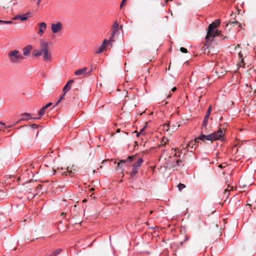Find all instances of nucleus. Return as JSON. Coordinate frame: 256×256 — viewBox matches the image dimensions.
I'll return each mask as SVG.
<instances>
[{
	"label": "nucleus",
	"mask_w": 256,
	"mask_h": 256,
	"mask_svg": "<svg viewBox=\"0 0 256 256\" xmlns=\"http://www.w3.org/2000/svg\"><path fill=\"white\" fill-rule=\"evenodd\" d=\"M220 24V20H216L210 24L208 27L207 34L206 36L205 46H204L202 48V50L205 54H208L210 52L208 46L210 45L213 38L220 34V31L214 30L215 28L218 26Z\"/></svg>",
	"instance_id": "1"
},
{
	"label": "nucleus",
	"mask_w": 256,
	"mask_h": 256,
	"mask_svg": "<svg viewBox=\"0 0 256 256\" xmlns=\"http://www.w3.org/2000/svg\"><path fill=\"white\" fill-rule=\"evenodd\" d=\"M43 54V60L46 62L52 60L51 52L48 50V44L44 40H40V49L34 50L32 52L34 56H40Z\"/></svg>",
	"instance_id": "2"
},
{
	"label": "nucleus",
	"mask_w": 256,
	"mask_h": 256,
	"mask_svg": "<svg viewBox=\"0 0 256 256\" xmlns=\"http://www.w3.org/2000/svg\"><path fill=\"white\" fill-rule=\"evenodd\" d=\"M224 136V133L221 128H220L218 131L214 132L213 133L209 134H200L198 138L195 139L196 142H198V140L204 141L205 140H210L211 142L213 140H222V138Z\"/></svg>",
	"instance_id": "3"
},
{
	"label": "nucleus",
	"mask_w": 256,
	"mask_h": 256,
	"mask_svg": "<svg viewBox=\"0 0 256 256\" xmlns=\"http://www.w3.org/2000/svg\"><path fill=\"white\" fill-rule=\"evenodd\" d=\"M8 60L10 64H18L24 59V56L17 50L10 51L8 54Z\"/></svg>",
	"instance_id": "4"
},
{
	"label": "nucleus",
	"mask_w": 256,
	"mask_h": 256,
	"mask_svg": "<svg viewBox=\"0 0 256 256\" xmlns=\"http://www.w3.org/2000/svg\"><path fill=\"white\" fill-rule=\"evenodd\" d=\"M119 30V24L117 21H115L111 28V36L110 38V41H114V36L116 32Z\"/></svg>",
	"instance_id": "5"
},
{
	"label": "nucleus",
	"mask_w": 256,
	"mask_h": 256,
	"mask_svg": "<svg viewBox=\"0 0 256 256\" xmlns=\"http://www.w3.org/2000/svg\"><path fill=\"white\" fill-rule=\"evenodd\" d=\"M38 125L34 124L31 125L30 126H23V128H26V131L30 134L34 135L35 133H36V136H38V131L35 132L34 130L38 128Z\"/></svg>",
	"instance_id": "6"
},
{
	"label": "nucleus",
	"mask_w": 256,
	"mask_h": 256,
	"mask_svg": "<svg viewBox=\"0 0 256 256\" xmlns=\"http://www.w3.org/2000/svg\"><path fill=\"white\" fill-rule=\"evenodd\" d=\"M62 29V24L60 22L51 24V30L53 33L56 34L60 32Z\"/></svg>",
	"instance_id": "7"
},
{
	"label": "nucleus",
	"mask_w": 256,
	"mask_h": 256,
	"mask_svg": "<svg viewBox=\"0 0 256 256\" xmlns=\"http://www.w3.org/2000/svg\"><path fill=\"white\" fill-rule=\"evenodd\" d=\"M136 156H129L128 157V158L126 160H122L120 161V162L118 163V168L116 169L118 170L121 168V165L122 164H124L126 162H132V160H135Z\"/></svg>",
	"instance_id": "8"
},
{
	"label": "nucleus",
	"mask_w": 256,
	"mask_h": 256,
	"mask_svg": "<svg viewBox=\"0 0 256 256\" xmlns=\"http://www.w3.org/2000/svg\"><path fill=\"white\" fill-rule=\"evenodd\" d=\"M39 28L38 30V34L40 36H42L44 32L46 30L47 26L46 24L44 22H40L38 24Z\"/></svg>",
	"instance_id": "9"
},
{
	"label": "nucleus",
	"mask_w": 256,
	"mask_h": 256,
	"mask_svg": "<svg viewBox=\"0 0 256 256\" xmlns=\"http://www.w3.org/2000/svg\"><path fill=\"white\" fill-rule=\"evenodd\" d=\"M110 42L111 41H110V40H104L102 45L100 48L98 50V52H96V54H100V53L104 51V50H105L107 44H110L111 46L112 45V44H110Z\"/></svg>",
	"instance_id": "10"
},
{
	"label": "nucleus",
	"mask_w": 256,
	"mask_h": 256,
	"mask_svg": "<svg viewBox=\"0 0 256 256\" xmlns=\"http://www.w3.org/2000/svg\"><path fill=\"white\" fill-rule=\"evenodd\" d=\"M58 170L60 173H61L62 174H65L66 175H67V173H68L69 175L71 176H73L75 173V170L74 169L72 170V168H70L69 167L66 168V172H63V168H62L60 169L58 168Z\"/></svg>",
	"instance_id": "11"
},
{
	"label": "nucleus",
	"mask_w": 256,
	"mask_h": 256,
	"mask_svg": "<svg viewBox=\"0 0 256 256\" xmlns=\"http://www.w3.org/2000/svg\"><path fill=\"white\" fill-rule=\"evenodd\" d=\"M74 80H68L63 88V92H66L68 91L71 88V85L74 83Z\"/></svg>",
	"instance_id": "12"
},
{
	"label": "nucleus",
	"mask_w": 256,
	"mask_h": 256,
	"mask_svg": "<svg viewBox=\"0 0 256 256\" xmlns=\"http://www.w3.org/2000/svg\"><path fill=\"white\" fill-rule=\"evenodd\" d=\"M32 49V46L28 45L23 48V55L27 56L30 54V52Z\"/></svg>",
	"instance_id": "13"
},
{
	"label": "nucleus",
	"mask_w": 256,
	"mask_h": 256,
	"mask_svg": "<svg viewBox=\"0 0 256 256\" xmlns=\"http://www.w3.org/2000/svg\"><path fill=\"white\" fill-rule=\"evenodd\" d=\"M208 118H209V117H208V116H205L204 120L202 124L201 134H204V132H205V130L206 129V126H207L208 120Z\"/></svg>",
	"instance_id": "14"
},
{
	"label": "nucleus",
	"mask_w": 256,
	"mask_h": 256,
	"mask_svg": "<svg viewBox=\"0 0 256 256\" xmlns=\"http://www.w3.org/2000/svg\"><path fill=\"white\" fill-rule=\"evenodd\" d=\"M87 70V68L86 67L81 69H79L74 72V74L76 76H80L86 73Z\"/></svg>",
	"instance_id": "15"
},
{
	"label": "nucleus",
	"mask_w": 256,
	"mask_h": 256,
	"mask_svg": "<svg viewBox=\"0 0 256 256\" xmlns=\"http://www.w3.org/2000/svg\"><path fill=\"white\" fill-rule=\"evenodd\" d=\"M143 162V159L142 158H140L133 164V166L135 168H138L142 166Z\"/></svg>",
	"instance_id": "16"
},
{
	"label": "nucleus",
	"mask_w": 256,
	"mask_h": 256,
	"mask_svg": "<svg viewBox=\"0 0 256 256\" xmlns=\"http://www.w3.org/2000/svg\"><path fill=\"white\" fill-rule=\"evenodd\" d=\"M28 19V17L26 16H22L20 15L16 16H15L13 20H20L22 21L26 20Z\"/></svg>",
	"instance_id": "17"
},
{
	"label": "nucleus",
	"mask_w": 256,
	"mask_h": 256,
	"mask_svg": "<svg viewBox=\"0 0 256 256\" xmlns=\"http://www.w3.org/2000/svg\"><path fill=\"white\" fill-rule=\"evenodd\" d=\"M138 168H135L134 166H132V171L130 173V176H133L136 174H137L138 172Z\"/></svg>",
	"instance_id": "18"
},
{
	"label": "nucleus",
	"mask_w": 256,
	"mask_h": 256,
	"mask_svg": "<svg viewBox=\"0 0 256 256\" xmlns=\"http://www.w3.org/2000/svg\"><path fill=\"white\" fill-rule=\"evenodd\" d=\"M138 168H135L134 166H132V171L130 173V176H133L136 174H137L138 172Z\"/></svg>",
	"instance_id": "19"
},
{
	"label": "nucleus",
	"mask_w": 256,
	"mask_h": 256,
	"mask_svg": "<svg viewBox=\"0 0 256 256\" xmlns=\"http://www.w3.org/2000/svg\"><path fill=\"white\" fill-rule=\"evenodd\" d=\"M62 251V249L61 248H58L55 251H54L52 254H51V256H56L57 255H58V254H60L61 252Z\"/></svg>",
	"instance_id": "20"
},
{
	"label": "nucleus",
	"mask_w": 256,
	"mask_h": 256,
	"mask_svg": "<svg viewBox=\"0 0 256 256\" xmlns=\"http://www.w3.org/2000/svg\"><path fill=\"white\" fill-rule=\"evenodd\" d=\"M66 92H64L62 95L60 96L59 100H58L56 104V106H57L62 100L64 99V97L66 96Z\"/></svg>",
	"instance_id": "21"
},
{
	"label": "nucleus",
	"mask_w": 256,
	"mask_h": 256,
	"mask_svg": "<svg viewBox=\"0 0 256 256\" xmlns=\"http://www.w3.org/2000/svg\"><path fill=\"white\" fill-rule=\"evenodd\" d=\"M167 142H168V138H163L162 140L160 145L165 146Z\"/></svg>",
	"instance_id": "22"
},
{
	"label": "nucleus",
	"mask_w": 256,
	"mask_h": 256,
	"mask_svg": "<svg viewBox=\"0 0 256 256\" xmlns=\"http://www.w3.org/2000/svg\"><path fill=\"white\" fill-rule=\"evenodd\" d=\"M45 108H44L43 107L38 111V114L40 116H43L46 112Z\"/></svg>",
	"instance_id": "23"
},
{
	"label": "nucleus",
	"mask_w": 256,
	"mask_h": 256,
	"mask_svg": "<svg viewBox=\"0 0 256 256\" xmlns=\"http://www.w3.org/2000/svg\"><path fill=\"white\" fill-rule=\"evenodd\" d=\"M178 189L180 191H181L182 189L186 188V185L183 184H179L178 185Z\"/></svg>",
	"instance_id": "24"
},
{
	"label": "nucleus",
	"mask_w": 256,
	"mask_h": 256,
	"mask_svg": "<svg viewBox=\"0 0 256 256\" xmlns=\"http://www.w3.org/2000/svg\"><path fill=\"white\" fill-rule=\"evenodd\" d=\"M0 23L4 24H12V20H0Z\"/></svg>",
	"instance_id": "25"
},
{
	"label": "nucleus",
	"mask_w": 256,
	"mask_h": 256,
	"mask_svg": "<svg viewBox=\"0 0 256 256\" xmlns=\"http://www.w3.org/2000/svg\"><path fill=\"white\" fill-rule=\"evenodd\" d=\"M146 128V126H144L142 128L138 134H137V136H138L140 134L144 135V130Z\"/></svg>",
	"instance_id": "26"
},
{
	"label": "nucleus",
	"mask_w": 256,
	"mask_h": 256,
	"mask_svg": "<svg viewBox=\"0 0 256 256\" xmlns=\"http://www.w3.org/2000/svg\"><path fill=\"white\" fill-rule=\"evenodd\" d=\"M212 110V106H210L207 110L206 114V116H208L209 117L210 114Z\"/></svg>",
	"instance_id": "27"
},
{
	"label": "nucleus",
	"mask_w": 256,
	"mask_h": 256,
	"mask_svg": "<svg viewBox=\"0 0 256 256\" xmlns=\"http://www.w3.org/2000/svg\"><path fill=\"white\" fill-rule=\"evenodd\" d=\"M5 126L4 123L2 122H0V130H2V128H6L10 127V126Z\"/></svg>",
	"instance_id": "28"
},
{
	"label": "nucleus",
	"mask_w": 256,
	"mask_h": 256,
	"mask_svg": "<svg viewBox=\"0 0 256 256\" xmlns=\"http://www.w3.org/2000/svg\"><path fill=\"white\" fill-rule=\"evenodd\" d=\"M232 188H233V187H232V186H231V187H230V190L228 189V188H227L225 189V190H224V194H226V193H228L227 195H228H228H229V194H230L229 192H230V190H232Z\"/></svg>",
	"instance_id": "29"
},
{
	"label": "nucleus",
	"mask_w": 256,
	"mask_h": 256,
	"mask_svg": "<svg viewBox=\"0 0 256 256\" xmlns=\"http://www.w3.org/2000/svg\"><path fill=\"white\" fill-rule=\"evenodd\" d=\"M238 21L236 20V21H230L229 22L228 24H227V26H228V25H234V24H238Z\"/></svg>",
	"instance_id": "30"
},
{
	"label": "nucleus",
	"mask_w": 256,
	"mask_h": 256,
	"mask_svg": "<svg viewBox=\"0 0 256 256\" xmlns=\"http://www.w3.org/2000/svg\"><path fill=\"white\" fill-rule=\"evenodd\" d=\"M180 51L183 53H187L188 52L187 49L184 48H183V47H181L180 48Z\"/></svg>",
	"instance_id": "31"
},
{
	"label": "nucleus",
	"mask_w": 256,
	"mask_h": 256,
	"mask_svg": "<svg viewBox=\"0 0 256 256\" xmlns=\"http://www.w3.org/2000/svg\"><path fill=\"white\" fill-rule=\"evenodd\" d=\"M238 56L241 60V62L243 63V56L240 52H238Z\"/></svg>",
	"instance_id": "32"
},
{
	"label": "nucleus",
	"mask_w": 256,
	"mask_h": 256,
	"mask_svg": "<svg viewBox=\"0 0 256 256\" xmlns=\"http://www.w3.org/2000/svg\"><path fill=\"white\" fill-rule=\"evenodd\" d=\"M179 126H180V125H178V126H174L173 124L172 126V132H173L174 130H176L177 128H178V127H179Z\"/></svg>",
	"instance_id": "33"
},
{
	"label": "nucleus",
	"mask_w": 256,
	"mask_h": 256,
	"mask_svg": "<svg viewBox=\"0 0 256 256\" xmlns=\"http://www.w3.org/2000/svg\"><path fill=\"white\" fill-rule=\"evenodd\" d=\"M151 60H143V62L146 64H147L149 62H150Z\"/></svg>",
	"instance_id": "34"
},
{
	"label": "nucleus",
	"mask_w": 256,
	"mask_h": 256,
	"mask_svg": "<svg viewBox=\"0 0 256 256\" xmlns=\"http://www.w3.org/2000/svg\"><path fill=\"white\" fill-rule=\"evenodd\" d=\"M166 126L168 127V129L166 130L167 131H169L170 130V124H166Z\"/></svg>",
	"instance_id": "35"
},
{
	"label": "nucleus",
	"mask_w": 256,
	"mask_h": 256,
	"mask_svg": "<svg viewBox=\"0 0 256 256\" xmlns=\"http://www.w3.org/2000/svg\"><path fill=\"white\" fill-rule=\"evenodd\" d=\"M22 116L30 117V114L28 113H24V114H22Z\"/></svg>",
	"instance_id": "36"
},
{
	"label": "nucleus",
	"mask_w": 256,
	"mask_h": 256,
	"mask_svg": "<svg viewBox=\"0 0 256 256\" xmlns=\"http://www.w3.org/2000/svg\"><path fill=\"white\" fill-rule=\"evenodd\" d=\"M126 2H124L123 0H122V2L120 4V8H122V7L123 6L124 4V3Z\"/></svg>",
	"instance_id": "37"
},
{
	"label": "nucleus",
	"mask_w": 256,
	"mask_h": 256,
	"mask_svg": "<svg viewBox=\"0 0 256 256\" xmlns=\"http://www.w3.org/2000/svg\"><path fill=\"white\" fill-rule=\"evenodd\" d=\"M41 188H42V185H40V184H38V185L36 186V188H37L38 190H40V189H41Z\"/></svg>",
	"instance_id": "38"
},
{
	"label": "nucleus",
	"mask_w": 256,
	"mask_h": 256,
	"mask_svg": "<svg viewBox=\"0 0 256 256\" xmlns=\"http://www.w3.org/2000/svg\"><path fill=\"white\" fill-rule=\"evenodd\" d=\"M52 102H49L48 104H46L47 106L48 107H50V106H51L52 105Z\"/></svg>",
	"instance_id": "39"
},
{
	"label": "nucleus",
	"mask_w": 256,
	"mask_h": 256,
	"mask_svg": "<svg viewBox=\"0 0 256 256\" xmlns=\"http://www.w3.org/2000/svg\"><path fill=\"white\" fill-rule=\"evenodd\" d=\"M176 90V87H174V88L172 89V90L173 92H175Z\"/></svg>",
	"instance_id": "40"
},
{
	"label": "nucleus",
	"mask_w": 256,
	"mask_h": 256,
	"mask_svg": "<svg viewBox=\"0 0 256 256\" xmlns=\"http://www.w3.org/2000/svg\"><path fill=\"white\" fill-rule=\"evenodd\" d=\"M182 162V160L180 159L176 161V163L178 164H179L180 162Z\"/></svg>",
	"instance_id": "41"
},
{
	"label": "nucleus",
	"mask_w": 256,
	"mask_h": 256,
	"mask_svg": "<svg viewBox=\"0 0 256 256\" xmlns=\"http://www.w3.org/2000/svg\"><path fill=\"white\" fill-rule=\"evenodd\" d=\"M128 82V80H126V82L124 84V86H126V84Z\"/></svg>",
	"instance_id": "42"
},
{
	"label": "nucleus",
	"mask_w": 256,
	"mask_h": 256,
	"mask_svg": "<svg viewBox=\"0 0 256 256\" xmlns=\"http://www.w3.org/2000/svg\"><path fill=\"white\" fill-rule=\"evenodd\" d=\"M92 71V68H90V70L88 72H87V74H90V72Z\"/></svg>",
	"instance_id": "43"
},
{
	"label": "nucleus",
	"mask_w": 256,
	"mask_h": 256,
	"mask_svg": "<svg viewBox=\"0 0 256 256\" xmlns=\"http://www.w3.org/2000/svg\"><path fill=\"white\" fill-rule=\"evenodd\" d=\"M40 0H38V2H37V4H38V5H39V4H40Z\"/></svg>",
	"instance_id": "44"
},
{
	"label": "nucleus",
	"mask_w": 256,
	"mask_h": 256,
	"mask_svg": "<svg viewBox=\"0 0 256 256\" xmlns=\"http://www.w3.org/2000/svg\"><path fill=\"white\" fill-rule=\"evenodd\" d=\"M43 108H45V110H46V108H48V106H47V105L46 104L45 106H43Z\"/></svg>",
	"instance_id": "45"
},
{
	"label": "nucleus",
	"mask_w": 256,
	"mask_h": 256,
	"mask_svg": "<svg viewBox=\"0 0 256 256\" xmlns=\"http://www.w3.org/2000/svg\"><path fill=\"white\" fill-rule=\"evenodd\" d=\"M120 132V128L117 129V130H116V132Z\"/></svg>",
	"instance_id": "46"
},
{
	"label": "nucleus",
	"mask_w": 256,
	"mask_h": 256,
	"mask_svg": "<svg viewBox=\"0 0 256 256\" xmlns=\"http://www.w3.org/2000/svg\"><path fill=\"white\" fill-rule=\"evenodd\" d=\"M206 133H208V132H207V128H206V130H205V132H204V134H206Z\"/></svg>",
	"instance_id": "47"
},
{
	"label": "nucleus",
	"mask_w": 256,
	"mask_h": 256,
	"mask_svg": "<svg viewBox=\"0 0 256 256\" xmlns=\"http://www.w3.org/2000/svg\"><path fill=\"white\" fill-rule=\"evenodd\" d=\"M65 214H65L64 212H62V213L61 214V215H62V216H64V215H65Z\"/></svg>",
	"instance_id": "48"
},
{
	"label": "nucleus",
	"mask_w": 256,
	"mask_h": 256,
	"mask_svg": "<svg viewBox=\"0 0 256 256\" xmlns=\"http://www.w3.org/2000/svg\"><path fill=\"white\" fill-rule=\"evenodd\" d=\"M219 167L222 168H223L222 164H220Z\"/></svg>",
	"instance_id": "49"
},
{
	"label": "nucleus",
	"mask_w": 256,
	"mask_h": 256,
	"mask_svg": "<svg viewBox=\"0 0 256 256\" xmlns=\"http://www.w3.org/2000/svg\"><path fill=\"white\" fill-rule=\"evenodd\" d=\"M240 44H237V46L236 47H236H238V48H240Z\"/></svg>",
	"instance_id": "50"
},
{
	"label": "nucleus",
	"mask_w": 256,
	"mask_h": 256,
	"mask_svg": "<svg viewBox=\"0 0 256 256\" xmlns=\"http://www.w3.org/2000/svg\"><path fill=\"white\" fill-rule=\"evenodd\" d=\"M90 190H91V191L94 190V188H92L90 189Z\"/></svg>",
	"instance_id": "51"
},
{
	"label": "nucleus",
	"mask_w": 256,
	"mask_h": 256,
	"mask_svg": "<svg viewBox=\"0 0 256 256\" xmlns=\"http://www.w3.org/2000/svg\"><path fill=\"white\" fill-rule=\"evenodd\" d=\"M241 26V24H238V27H240Z\"/></svg>",
	"instance_id": "52"
},
{
	"label": "nucleus",
	"mask_w": 256,
	"mask_h": 256,
	"mask_svg": "<svg viewBox=\"0 0 256 256\" xmlns=\"http://www.w3.org/2000/svg\"><path fill=\"white\" fill-rule=\"evenodd\" d=\"M32 165H33V164H30V166H32V168H34V166H33Z\"/></svg>",
	"instance_id": "53"
},
{
	"label": "nucleus",
	"mask_w": 256,
	"mask_h": 256,
	"mask_svg": "<svg viewBox=\"0 0 256 256\" xmlns=\"http://www.w3.org/2000/svg\"><path fill=\"white\" fill-rule=\"evenodd\" d=\"M105 162H106V160L105 161H103L102 163L104 164Z\"/></svg>",
	"instance_id": "54"
},
{
	"label": "nucleus",
	"mask_w": 256,
	"mask_h": 256,
	"mask_svg": "<svg viewBox=\"0 0 256 256\" xmlns=\"http://www.w3.org/2000/svg\"><path fill=\"white\" fill-rule=\"evenodd\" d=\"M152 211L150 212V214H152Z\"/></svg>",
	"instance_id": "55"
},
{
	"label": "nucleus",
	"mask_w": 256,
	"mask_h": 256,
	"mask_svg": "<svg viewBox=\"0 0 256 256\" xmlns=\"http://www.w3.org/2000/svg\"><path fill=\"white\" fill-rule=\"evenodd\" d=\"M170 96V95H168V97L169 98Z\"/></svg>",
	"instance_id": "56"
},
{
	"label": "nucleus",
	"mask_w": 256,
	"mask_h": 256,
	"mask_svg": "<svg viewBox=\"0 0 256 256\" xmlns=\"http://www.w3.org/2000/svg\"><path fill=\"white\" fill-rule=\"evenodd\" d=\"M25 120V119H24V118H23L21 119V120Z\"/></svg>",
	"instance_id": "57"
},
{
	"label": "nucleus",
	"mask_w": 256,
	"mask_h": 256,
	"mask_svg": "<svg viewBox=\"0 0 256 256\" xmlns=\"http://www.w3.org/2000/svg\"><path fill=\"white\" fill-rule=\"evenodd\" d=\"M83 202H86V200H84Z\"/></svg>",
	"instance_id": "58"
},
{
	"label": "nucleus",
	"mask_w": 256,
	"mask_h": 256,
	"mask_svg": "<svg viewBox=\"0 0 256 256\" xmlns=\"http://www.w3.org/2000/svg\"><path fill=\"white\" fill-rule=\"evenodd\" d=\"M123 1H124V2H126V0H123Z\"/></svg>",
	"instance_id": "59"
}]
</instances>
